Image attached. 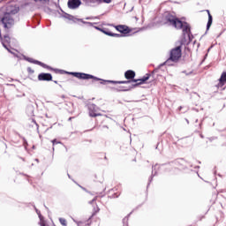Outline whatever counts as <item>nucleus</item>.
Returning a JSON list of instances; mask_svg holds the SVG:
<instances>
[{"label":"nucleus","instance_id":"1","mask_svg":"<svg viewBox=\"0 0 226 226\" xmlns=\"http://www.w3.org/2000/svg\"><path fill=\"white\" fill-rule=\"evenodd\" d=\"M163 23L169 24L173 27H181L183 26V21H181L176 15L171 14L170 12H166L163 16Z\"/></svg>","mask_w":226,"mask_h":226},{"label":"nucleus","instance_id":"2","mask_svg":"<svg viewBox=\"0 0 226 226\" xmlns=\"http://www.w3.org/2000/svg\"><path fill=\"white\" fill-rule=\"evenodd\" d=\"M135 71L128 70L124 72V78L127 79L125 81H108L109 84H130V82H133L135 80Z\"/></svg>","mask_w":226,"mask_h":226},{"label":"nucleus","instance_id":"3","mask_svg":"<svg viewBox=\"0 0 226 226\" xmlns=\"http://www.w3.org/2000/svg\"><path fill=\"white\" fill-rule=\"evenodd\" d=\"M181 45L177 46L170 50V61H172L173 63H177L179 59H181V56H183V51L181 50Z\"/></svg>","mask_w":226,"mask_h":226},{"label":"nucleus","instance_id":"4","mask_svg":"<svg viewBox=\"0 0 226 226\" xmlns=\"http://www.w3.org/2000/svg\"><path fill=\"white\" fill-rule=\"evenodd\" d=\"M2 24H4V27L5 29H10L13 24H15V20L13 19V17H11V14L10 12H5L4 14V17L1 19Z\"/></svg>","mask_w":226,"mask_h":226},{"label":"nucleus","instance_id":"5","mask_svg":"<svg viewBox=\"0 0 226 226\" xmlns=\"http://www.w3.org/2000/svg\"><path fill=\"white\" fill-rule=\"evenodd\" d=\"M71 75H73V77H76V79H79L82 80H89L93 79L94 80H100V79L91 75V74H87L84 72H71Z\"/></svg>","mask_w":226,"mask_h":226},{"label":"nucleus","instance_id":"6","mask_svg":"<svg viewBox=\"0 0 226 226\" xmlns=\"http://www.w3.org/2000/svg\"><path fill=\"white\" fill-rule=\"evenodd\" d=\"M149 77H151V74H147L142 79H132V82L134 84H132V88L139 87V86H142V84H145L147 80H149Z\"/></svg>","mask_w":226,"mask_h":226},{"label":"nucleus","instance_id":"7","mask_svg":"<svg viewBox=\"0 0 226 226\" xmlns=\"http://www.w3.org/2000/svg\"><path fill=\"white\" fill-rule=\"evenodd\" d=\"M113 27L122 34H130V33H132V29H130L126 25L113 26Z\"/></svg>","mask_w":226,"mask_h":226},{"label":"nucleus","instance_id":"8","mask_svg":"<svg viewBox=\"0 0 226 226\" xmlns=\"http://www.w3.org/2000/svg\"><path fill=\"white\" fill-rule=\"evenodd\" d=\"M95 29H97V31H101V33H103V34H106L107 36H113L116 38H121V36H123L122 34H114V33L109 31V29H107V28H100V27L96 26Z\"/></svg>","mask_w":226,"mask_h":226},{"label":"nucleus","instance_id":"9","mask_svg":"<svg viewBox=\"0 0 226 226\" xmlns=\"http://www.w3.org/2000/svg\"><path fill=\"white\" fill-rule=\"evenodd\" d=\"M0 38H1L3 47H4V49H6L8 52H11V50H10V48H8V45H10L11 39L8 35H4L3 37L1 36V34H0Z\"/></svg>","mask_w":226,"mask_h":226},{"label":"nucleus","instance_id":"10","mask_svg":"<svg viewBox=\"0 0 226 226\" xmlns=\"http://www.w3.org/2000/svg\"><path fill=\"white\" fill-rule=\"evenodd\" d=\"M80 4H82L80 0H69L67 3V6L70 10H77Z\"/></svg>","mask_w":226,"mask_h":226},{"label":"nucleus","instance_id":"11","mask_svg":"<svg viewBox=\"0 0 226 226\" xmlns=\"http://www.w3.org/2000/svg\"><path fill=\"white\" fill-rule=\"evenodd\" d=\"M38 80L50 82V80H52V74L41 72L38 75Z\"/></svg>","mask_w":226,"mask_h":226},{"label":"nucleus","instance_id":"12","mask_svg":"<svg viewBox=\"0 0 226 226\" xmlns=\"http://www.w3.org/2000/svg\"><path fill=\"white\" fill-rule=\"evenodd\" d=\"M176 29H182L184 34H190L191 29H190V25L188 23H183L180 27H176Z\"/></svg>","mask_w":226,"mask_h":226},{"label":"nucleus","instance_id":"13","mask_svg":"<svg viewBox=\"0 0 226 226\" xmlns=\"http://www.w3.org/2000/svg\"><path fill=\"white\" fill-rule=\"evenodd\" d=\"M90 117H98L99 116H102V113H99L96 109H94V106L89 107V112H88Z\"/></svg>","mask_w":226,"mask_h":226},{"label":"nucleus","instance_id":"14","mask_svg":"<svg viewBox=\"0 0 226 226\" xmlns=\"http://www.w3.org/2000/svg\"><path fill=\"white\" fill-rule=\"evenodd\" d=\"M224 84H226V72L222 73L219 79L218 87H223Z\"/></svg>","mask_w":226,"mask_h":226},{"label":"nucleus","instance_id":"15","mask_svg":"<svg viewBox=\"0 0 226 226\" xmlns=\"http://www.w3.org/2000/svg\"><path fill=\"white\" fill-rule=\"evenodd\" d=\"M31 63H34V64H38L39 66H41L42 68H46L47 70H52V68H50V66H49L46 64L41 63L38 60L31 61Z\"/></svg>","mask_w":226,"mask_h":226},{"label":"nucleus","instance_id":"16","mask_svg":"<svg viewBox=\"0 0 226 226\" xmlns=\"http://www.w3.org/2000/svg\"><path fill=\"white\" fill-rule=\"evenodd\" d=\"M207 11L208 13V21H207V30L208 31V29L213 25V16L211 15V12H209V10H207Z\"/></svg>","mask_w":226,"mask_h":226},{"label":"nucleus","instance_id":"17","mask_svg":"<svg viewBox=\"0 0 226 226\" xmlns=\"http://www.w3.org/2000/svg\"><path fill=\"white\" fill-rule=\"evenodd\" d=\"M90 3H98V4H102V3H106V4H109L112 3V0H88Z\"/></svg>","mask_w":226,"mask_h":226},{"label":"nucleus","instance_id":"18","mask_svg":"<svg viewBox=\"0 0 226 226\" xmlns=\"http://www.w3.org/2000/svg\"><path fill=\"white\" fill-rule=\"evenodd\" d=\"M175 165H177V167H181L185 165V161L183 159H178L175 161Z\"/></svg>","mask_w":226,"mask_h":226},{"label":"nucleus","instance_id":"19","mask_svg":"<svg viewBox=\"0 0 226 226\" xmlns=\"http://www.w3.org/2000/svg\"><path fill=\"white\" fill-rule=\"evenodd\" d=\"M116 89H117V91H130V88H128L127 87H123V86H119Z\"/></svg>","mask_w":226,"mask_h":226},{"label":"nucleus","instance_id":"20","mask_svg":"<svg viewBox=\"0 0 226 226\" xmlns=\"http://www.w3.org/2000/svg\"><path fill=\"white\" fill-rule=\"evenodd\" d=\"M100 212V207H98V205H95L94 207V212L92 214V216H94V215H96V213H99Z\"/></svg>","mask_w":226,"mask_h":226},{"label":"nucleus","instance_id":"21","mask_svg":"<svg viewBox=\"0 0 226 226\" xmlns=\"http://www.w3.org/2000/svg\"><path fill=\"white\" fill-rule=\"evenodd\" d=\"M59 222H60L61 225H63V226L68 225V222H66V219H64V218H60Z\"/></svg>","mask_w":226,"mask_h":226},{"label":"nucleus","instance_id":"22","mask_svg":"<svg viewBox=\"0 0 226 226\" xmlns=\"http://www.w3.org/2000/svg\"><path fill=\"white\" fill-rule=\"evenodd\" d=\"M78 22H82V24L91 25V22L84 21V19H78Z\"/></svg>","mask_w":226,"mask_h":226},{"label":"nucleus","instance_id":"23","mask_svg":"<svg viewBox=\"0 0 226 226\" xmlns=\"http://www.w3.org/2000/svg\"><path fill=\"white\" fill-rule=\"evenodd\" d=\"M27 72H28L30 75H33V73H34V70H33V68H31V67H28V68H27Z\"/></svg>","mask_w":226,"mask_h":226},{"label":"nucleus","instance_id":"24","mask_svg":"<svg viewBox=\"0 0 226 226\" xmlns=\"http://www.w3.org/2000/svg\"><path fill=\"white\" fill-rule=\"evenodd\" d=\"M94 19H100V17L96 16V17H87L86 18V20H93Z\"/></svg>","mask_w":226,"mask_h":226},{"label":"nucleus","instance_id":"25","mask_svg":"<svg viewBox=\"0 0 226 226\" xmlns=\"http://www.w3.org/2000/svg\"><path fill=\"white\" fill-rule=\"evenodd\" d=\"M121 195V192H115V194L112 196L113 199H117Z\"/></svg>","mask_w":226,"mask_h":226},{"label":"nucleus","instance_id":"26","mask_svg":"<svg viewBox=\"0 0 226 226\" xmlns=\"http://www.w3.org/2000/svg\"><path fill=\"white\" fill-rule=\"evenodd\" d=\"M43 2V3H49V0H34L35 3H38V2Z\"/></svg>","mask_w":226,"mask_h":226},{"label":"nucleus","instance_id":"27","mask_svg":"<svg viewBox=\"0 0 226 226\" xmlns=\"http://www.w3.org/2000/svg\"><path fill=\"white\" fill-rule=\"evenodd\" d=\"M52 144H53V146H54L55 144H57V139H53V140H52Z\"/></svg>","mask_w":226,"mask_h":226},{"label":"nucleus","instance_id":"28","mask_svg":"<svg viewBox=\"0 0 226 226\" xmlns=\"http://www.w3.org/2000/svg\"><path fill=\"white\" fill-rule=\"evenodd\" d=\"M93 202H94V200H93L91 201V204H93Z\"/></svg>","mask_w":226,"mask_h":226}]
</instances>
